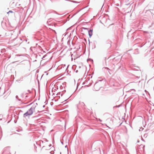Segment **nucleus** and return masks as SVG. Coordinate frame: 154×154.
<instances>
[{
  "instance_id": "f257e3e1",
  "label": "nucleus",
  "mask_w": 154,
  "mask_h": 154,
  "mask_svg": "<svg viewBox=\"0 0 154 154\" xmlns=\"http://www.w3.org/2000/svg\"><path fill=\"white\" fill-rule=\"evenodd\" d=\"M34 110V107H31L24 114V116L26 117L28 116L31 115Z\"/></svg>"
},
{
  "instance_id": "f03ea898",
  "label": "nucleus",
  "mask_w": 154,
  "mask_h": 154,
  "mask_svg": "<svg viewBox=\"0 0 154 154\" xmlns=\"http://www.w3.org/2000/svg\"><path fill=\"white\" fill-rule=\"evenodd\" d=\"M88 34H89V35L90 36V37L92 35V31L91 30L89 31Z\"/></svg>"
},
{
  "instance_id": "20e7f679",
  "label": "nucleus",
  "mask_w": 154,
  "mask_h": 154,
  "mask_svg": "<svg viewBox=\"0 0 154 154\" xmlns=\"http://www.w3.org/2000/svg\"><path fill=\"white\" fill-rule=\"evenodd\" d=\"M134 91H135V90L134 89H132Z\"/></svg>"
},
{
  "instance_id": "7ed1b4c3",
  "label": "nucleus",
  "mask_w": 154,
  "mask_h": 154,
  "mask_svg": "<svg viewBox=\"0 0 154 154\" xmlns=\"http://www.w3.org/2000/svg\"><path fill=\"white\" fill-rule=\"evenodd\" d=\"M10 12L11 13H13V11H9L8 13H10Z\"/></svg>"
}]
</instances>
